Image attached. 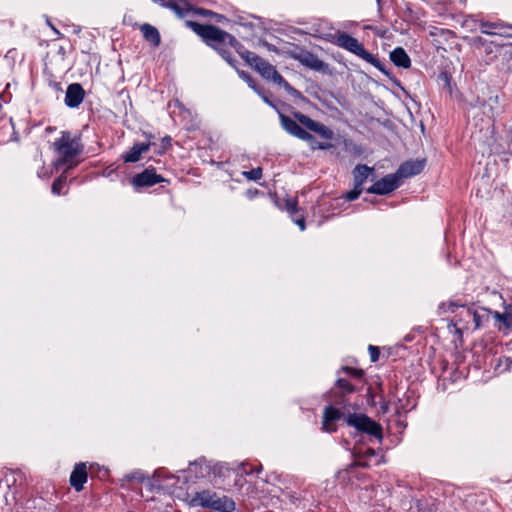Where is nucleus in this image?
Masks as SVG:
<instances>
[{
  "label": "nucleus",
  "mask_w": 512,
  "mask_h": 512,
  "mask_svg": "<svg viewBox=\"0 0 512 512\" xmlns=\"http://www.w3.org/2000/svg\"><path fill=\"white\" fill-rule=\"evenodd\" d=\"M186 26L201 37L202 41L208 47L215 50L231 67L236 68L238 61L233 57L232 50L236 51L241 56V52L245 50V47L234 35L212 24L186 21Z\"/></svg>",
  "instance_id": "f257e3e1"
},
{
  "label": "nucleus",
  "mask_w": 512,
  "mask_h": 512,
  "mask_svg": "<svg viewBox=\"0 0 512 512\" xmlns=\"http://www.w3.org/2000/svg\"><path fill=\"white\" fill-rule=\"evenodd\" d=\"M278 116L282 129L300 140H314V136L304 128L318 134L321 138L326 140H332L334 138V132L332 129L299 111L292 112L293 118L287 116L282 111L279 112Z\"/></svg>",
  "instance_id": "f03ea898"
},
{
  "label": "nucleus",
  "mask_w": 512,
  "mask_h": 512,
  "mask_svg": "<svg viewBox=\"0 0 512 512\" xmlns=\"http://www.w3.org/2000/svg\"><path fill=\"white\" fill-rule=\"evenodd\" d=\"M356 392V387L348 380L338 378L335 386L328 392L327 397L330 405L326 406L323 412V430L326 432L336 431L334 423L345 416L348 408L347 395Z\"/></svg>",
  "instance_id": "7ed1b4c3"
},
{
  "label": "nucleus",
  "mask_w": 512,
  "mask_h": 512,
  "mask_svg": "<svg viewBox=\"0 0 512 512\" xmlns=\"http://www.w3.org/2000/svg\"><path fill=\"white\" fill-rule=\"evenodd\" d=\"M190 505L193 507L211 509L216 512H233L236 506L232 498L226 495L220 496L216 492L208 489L195 492L191 496Z\"/></svg>",
  "instance_id": "20e7f679"
},
{
  "label": "nucleus",
  "mask_w": 512,
  "mask_h": 512,
  "mask_svg": "<svg viewBox=\"0 0 512 512\" xmlns=\"http://www.w3.org/2000/svg\"><path fill=\"white\" fill-rule=\"evenodd\" d=\"M335 44L347 51L355 54L364 61L373 65L376 69L382 72L384 75L389 76L390 73L386 69L385 65L376 58L373 54L364 49L363 45L353 36L346 32H339L336 36Z\"/></svg>",
  "instance_id": "39448f33"
},
{
  "label": "nucleus",
  "mask_w": 512,
  "mask_h": 512,
  "mask_svg": "<svg viewBox=\"0 0 512 512\" xmlns=\"http://www.w3.org/2000/svg\"><path fill=\"white\" fill-rule=\"evenodd\" d=\"M54 149L60 157L61 164L71 162L83 152L80 136H72L69 131H62L61 136L53 143Z\"/></svg>",
  "instance_id": "423d86ee"
},
{
  "label": "nucleus",
  "mask_w": 512,
  "mask_h": 512,
  "mask_svg": "<svg viewBox=\"0 0 512 512\" xmlns=\"http://www.w3.org/2000/svg\"><path fill=\"white\" fill-rule=\"evenodd\" d=\"M343 418L348 426L355 428L358 432L373 436L379 441L382 440V426L366 414L350 413V411L347 410Z\"/></svg>",
  "instance_id": "0eeeda50"
},
{
  "label": "nucleus",
  "mask_w": 512,
  "mask_h": 512,
  "mask_svg": "<svg viewBox=\"0 0 512 512\" xmlns=\"http://www.w3.org/2000/svg\"><path fill=\"white\" fill-rule=\"evenodd\" d=\"M241 58L259 72L263 78L271 80L276 84L283 81L282 75L276 70V68L256 53L245 49L241 52Z\"/></svg>",
  "instance_id": "6e6552de"
},
{
  "label": "nucleus",
  "mask_w": 512,
  "mask_h": 512,
  "mask_svg": "<svg viewBox=\"0 0 512 512\" xmlns=\"http://www.w3.org/2000/svg\"><path fill=\"white\" fill-rule=\"evenodd\" d=\"M454 308H462L463 312L468 314V317L471 318L474 323V329H479L483 321L488 319V315L486 314L487 310L483 309V313H481L471 307H467L459 301L442 302L438 306V311L439 314H445L448 311L454 312Z\"/></svg>",
  "instance_id": "1a4fd4ad"
},
{
  "label": "nucleus",
  "mask_w": 512,
  "mask_h": 512,
  "mask_svg": "<svg viewBox=\"0 0 512 512\" xmlns=\"http://www.w3.org/2000/svg\"><path fill=\"white\" fill-rule=\"evenodd\" d=\"M131 184L135 189L144 187H152L158 183L169 182L167 179L156 173V169L152 166L147 167L141 173L135 174L131 178Z\"/></svg>",
  "instance_id": "9d476101"
},
{
  "label": "nucleus",
  "mask_w": 512,
  "mask_h": 512,
  "mask_svg": "<svg viewBox=\"0 0 512 512\" xmlns=\"http://www.w3.org/2000/svg\"><path fill=\"white\" fill-rule=\"evenodd\" d=\"M402 182L398 175L395 173L388 174L383 178L377 180L366 191L367 193L377 195H387L401 186Z\"/></svg>",
  "instance_id": "9b49d317"
},
{
  "label": "nucleus",
  "mask_w": 512,
  "mask_h": 512,
  "mask_svg": "<svg viewBox=\"0 0 512 512\" xmlns=\"http://www.w3.org/2000/svg\"><path fill=\"white\" fill-rule=\"evenodd\" d=\"M294 59L311 70L324 74L328 73L329 71V65L319 59L316 54L310 51L302 50L298 54L294 55Z\"/></svg>",
  "instance_id": "f8f14e48"
},
{
  "label": "nucleus",
  "mask_w": 512,
  "mask_h": 512,
  "mask_svg": "<svg viewBox=\"0 0 512 512\" xmlns=\"http://www.w3.org/2000/svg\"><path fill=\"white\" fill-rule=\"evenodd\" d=\"M163 8L170 9L179 19L188 16L192 11V5L187 0H153Z\"/></svg>",
  "instance_id": "ddd939ff"
},
{
  "label": "nucleus",
  "mask_w": 512,
  "mask_h": 512,
  "mask_svg": "<svg viewBox=\"0 0 512 512\" xmlns=\"http://www.w3.org/2000/svg\"><path fill=\"white\" fill-rule=\"evenodd\" d=\"M425 159L408 160L402 163L396 171L399 179L410 178L412 176L420 174L425 167Z\"/></svg>",
  "instance_id": "4468645a"
},
{
  "label": "nucleus",
  "mask_w": 512,
  "mask_h": 512,
  "mask_svg": "<svg viewBox=\"0 0 512 512\" xmlns=\"http://www.w3.org/2000/svg\"><path fill=\"white\" fill-rule=\"evenodd\" d=\"M85 97V90L79 83L68 85L65 95V105L69 108H78Z\"/></svg>",
  "instance_id": "2eb2a0df"
},
{
  "label": "nucleus",
  "mask_w": 512,
  "mask_h": 512,
  "mask_svg": "<svg viewBox=\"0 0 512 512\" xmlns=\"http://www.w3.org/2000/svg\"><path fill=\"white\" fill-rule=\"evenodd\" d=\"M154 142H136L133 146L122 154L121 158L125 163H136L141 159L142 154L149 151Z\"/></svg>",
  "instance_id": "dca6fc26"
},
{
  "label": "nucleus",
  "mask_w": 512,
  "mask_h": 512,
  "mask_svg": "<svg viewBox=\"0 0 512 512\" xmlns=\"http://www.w3.org/2000/svg\"><path fill=\"white\" fill-rule=\"evenodd\" d=\"M88 473L86 464L83 462L77 463L70 475V485L77 491L80 492L84 488V484L87 482Z\"/></svg>",
  "instance_id": "f3484780"
},
{
  "label": "nucleus",
  "mask_w": 512,
  "mask_h": 512,
  "mask_svg": "<svg viewBox=\"0 0 512 512\" xmlns=\"http://www.w3.org/2000/svg\"><path fill=\"white\" fill-rule=\"evenodd\" d=\"M188 471L190 474L194 475L195 478H205L211 474L212 466L204 457H200L190 463Z\"/></svg>",
  "instance_id": "a211bd4d"
},
{
  "label": "nucleus",
  "mask_w": 512,
  "mask_h": 512,
  "mask_svg": "<svg viewBox=\"0 0 512 512\" xmlns=\"http://www.w3.org/2000/svg\"><path fill=\"white\" fill-rule=\"evenodd\" d=\"M390 60L397 67L408 69L411 67V59L404 48L396 47L390 52Z\"/></svg>",
  "instance_id": "6ab92c4d"
},
{
  "label": "nucleus",
  "mask_w": 512,
  "mask_h": 512,
  "mask_svg": "<svg viewBox=\"0 0 512 512\" xmlns=\"http://www.w3.org/2000/svg\"><path fill=\"white\" fill-rule=\"evenodd\" d=\"M141 32L146 41H148L152 46L158 47L161 43V36L157 28L154 26L145 23L141 26Z\"/></svg>",
  "instance_id": "aec40b11"
},
{
  "label": "nucleus",
  "mask_w": 512,
  "mask_h": 512,
  "mask_svg": "<svg viewBox=\"0 0 512 512\" xmlns=\"http://www.w3.org/2000/svg\"><path fill=\"white\" fill-rule=\"evenodd\" d=\"M374 171L373 168L368 167L365 164H358L353 169V179L354 185L358 187H362L365 181L367 180L370 173Z\"/></svg>",
  "instance_id": "412c9836"
},
{
  "label": "nucleus",
  "mask_w": 512,
  "mask_h": 512,
  "mask_svg": "<svg viewBox=\"0 0 512 512\" xmlns=\"http://www.w3.org/2000/svg\"><path fill=\"white\" fill-rule=\"evenodd\" d=\"M251 88L262 98V100L272 107L278 114L281 112L279 104L271 99V93L260 86H251Z\"/></svg>",
  "instance_id": "4be33fe9"
},
{
  "label": "nucleus",
  "mask_w": 512,
  "mask_h": 512,
  "mask_svg": "<svg viewBox=\"0 0 512 512\" xmlns=\"http://www.w3.org/2000/svg\"><path fill=\"white\" fill-rule=\"evenodd\" d=\"M279 86L283 87L285 91L293 98L299 99L304 102H308L309 100L296 88L291 86L284 78L283 81L278 83Z\"/></svg>",
  "instance_id": "5701e85b"
},
{
  "label": "nucleus",
  "mask_w": 512,
  "mask_h": 512,
  "mask_svg": "<svg viewBox=\"0 0 512 512\" xmlns=\"http://www.w3.org/2000/svg\"><path fill=\"white\" fill-rule=\"evenodd\" d=\"M66 181H67V177L65 174H61L58 178H56L52 183V187H51L52 193L55 195H61L62 189H63L64 185L66 184Z\"/></svg>",
  "instance_id": "b1692460"
},
{
  "label": "nucleus",
  "mask_w": 512,
  "mask_h": 512,
  "mask_svg": "<svg viewBox=\"0 0 512 512\" xmlns=\"http://www.w3.org/2000/svg\"><path fill=\"white\" fill-rule=\"evenodd\" d=\"M498 27L499 25L493 22H481L480 24L481 33L488 35L498 34V32L496 31Z\"/></svg>",
  "instance_id": "393cba45"
},
{
  "label": "nucleus",
  "mask_w": 512,
  "mask_h": 512,
  "mask_svg": "<svg viewBox=\"0 0 512 512\" xmlns=\"http://www.w3.org/2000/svg\"><path fill=\"white\" fill-rule=\"evenodd\" d=\"M340 371H342V372L346 373L348 376L356 378V379H361L364 376V372L362 369H357V368H353V367H349V366H342L341 369L338 371V373Z\"/></svg>",
  "instance_id": "a878e982"
},
{
  "label": "nucleus",
  "mask_w": 512,
  "mask_h": 512,
  "mask_svg": "<svg viewBox=\"0 0 512 512\" xmlns=\"http://www.w3.org/2000/svg\"><path fill=\"white\" fill-rule=\"evenodd\" d=\"M243 175L248 180L257 181V180L261 179V177H262V168L257 167V168L251 169L250 171H244Z\"/></svg>",
  "instance_id": "bb28decb"
},
{
  "label": "nucleus",
  "mask_w": 512,
  "mask_h": 512,
  "mask_svg": "<svg viewBox=\"0 0 512 512\" xmlns=\"http://www.w3.org/2000/svg\"><path fill=\"white\" fill-rule=\"evenodd\" d=\"M285 209L293 217L298 212V201L296 199H287Z\"/></svg>",
  "instance_id": "cd10ccee"
},
{
  "label": "nucleus",
  "mask_w": 512,
  "mask_h": 512,
  "mask_svg": "<svg viewBox=\"0 0 512 512\" xmlns=\"http://www.w3.org/2000/svg\"><path fill=\"white\" fill-rule=\"evenodd\" d=\"M313 150H328L332 148V144L328 142H319L315 138L312 141H307Z\"/></svg>",
  "instance_id": "c85d7f7f"
},
{
  "label": "nucleus",
  "mask_w": 512,
  "mask_h": 512,
  "mask_svg": "<svg viewBox=\"0 0 512 512\" xmlns=\"http://www.w3.org/2000/svg\"><path fill=\"white\" fill-rule=\"evenodd\" d=\"M172 138L170 136H165L161 139V145L159 149L156 151L157 154L162 155L166 152V150L171 147Z\"/></svg>",
  "instance_id": "c756f323"
},
{
  "label": "nucleus",
  "mask_w": 512,
  "mask_h": 512,
  "mask_svg": "<svg viewBox=\"0 0 512 512\" xmlns=\"http://www.w3.org/2000/svg\"><path fill=\"white\" fill-rule=\"evenodd\" d=\"M362 191H363L362 187H358V186L354 185V188L346 193L345 199L347 201H354L360 196Z\"/></svg>",
  "instance_id": "7c9ffc66"
},
{
  "label": "nucleus",
  "mask_w": 512,
  "mask_h": 512,
  "mask_svg": "<svg viewBox=\"0 0 512 512\" xmlns=\"http://www.w3.org/2000/svg\"><path fill=\"white\" fill-rule=\"evenodd\" d=\"M125 478L128 481L136 480L138 482H143L146 479V476L141 471H135L130 474H127Z\"/></svg>",
  "instance_id": "2f4dec72"
},
{
  "label": "nucleus",
  "mask_w": 512,
  "mask_h": 512,
  "mask_svg": "<svg viewBox=\"0 0 512 512\" xmlns=\"http://www.w3.org/2000/svg\"><path fill=\"white\" fill-rule=\"evenodd\" d=\"M368 351H369V354H370V360L371 362H377L379 360V356H380V350L377 346H374V345H369L368 346Z\"/></svg>",
  "instance_id": "473e14b6"
},
{
  "label": "nucleus",
  "mask_w": 512,
  "mask_h": 512,
  "mask_svg": "<svg viewBox=\"0 0 512 512\" xmlns=\"http://www.w3.org/2000/svg\"><path fill=\"white\" fill-rule=\"evenodd\" d=\"M498 366H503L505 371H510L512 369V358L511 357L500 358Z\"/></svg>",
  "instance_id": "72a5a7b5"
},
{
  "label": "nucleus",
  "mask_w": 512,
  "mask_h": 512,
  "mask_svg": "<svg viewBox=\"0 0 512 512\" xmlns=\"http://www.w3.org/2000/svg\"><path fill=\"white\" fill-rule=\"evenodd\" d=\"M497 318L500 319L504 323L506 327H510L512 324V316L510 314H500L496 313Z\"/></svg>",
  "instance_id": "f704fd0d"
},
{
  "label": "nucleus",
  "mask_w": 512,
  "mask_h": 512,
  "mask_svg": "<svg viewBox=\"0 0 512 512\" xmlns=\"http://www.w3.org/2000/svg\"><path fill=\"white\" fill-rule=\"evenodd\" d=\"M292 220L295 224L298 225V227L300 228L301 231H304L306 229L305 218L303 216H300V217L293 216Z\"/></svg>",
  "instance_id": "c9c22d12"
},
{
  "label": "nucleus",
  "mask_w": 512,
  "mask_h": 512,
  "mask_svg": "<svg viewBox=\"0 0 512 512\" xmlns=\"http://www.w3.org/2000/svg\"><path fill=\"white\" fill-rule=\"evenodd\" d=\"M235 69L238 71L239 75H240L243 79H245V80L248 82V84H249V86H250V87H251V86H257V85L255 84L254 80L252 79V77H251L249 74H247V73H246V72H244V71H239V70L237 69V67H236Z\"/></svg>",
  "instance_id": "e433bc0d"
},
{
  "label": "nucleus",
  "mask_w": 512,
  "mask_h": 512,
  "mask_svg": "<svg viewBox=\"0 0 512 512\" xmlns=\"http://www.w3.org/2000/svg\"><path fill=\"white\" fill-rule=\"evenodd\" d=\"M380 399H381L380 410L383 414H386L389 411V402L386 401L383 396H380Z\"/></svg>",
  "instance_id": "4c0bfd02"
},
{
  "label": "nucleus",
  "mask_w": 512,
  "mask_h": 512,
  "mask_svg": "<svg viewBox=\"0 0 512 512\" xmlns=\"http://www.w3.org/2000/svg\"><path fill=\"white\" fill-rule=\"evenodd\" d=\"M195 13L199 14V15H202V16H209V17H212L214 12L211 11V10H208V9H204V8H198L195 10Z\"/></svg>",
  "instance_id": "58836bf2"
},
{
  "label": "nucleus",
  "mask_w": 512,
  "mask_h": 512,
  "mask_svg": "<svg viewBox=\"0 0 512 512\" xmlns=\"http://www.w3.org/2000/svg\"><path fill=\"white\" fill-rule=\"evenodd\" d=\"M212 18L214 19L215 22L217 23H223V22H227L228 19L226 18V16L222 15V14H219V13H216L214 12Z\"/></svg>",
  "instance_id": "ea45409f"
},
{
  "label": "nucleus",
  "mask_w": 512,
  "mask_h": 512,
  "mask_svg": "<svg viewBox=\"0 0 512 512\" xmlns=\"http://www.w3.org/2000/svg\"><path fill=\"white\" fill-rule=\"evenodd\" d=\"M502 46H503L502 44H496L494 42H490L489 44L488 43L486 44L485 51H486L487 54H490V53L493 52V47L500 48Z\"/></svg>",
  "instance_id": "a19ab883"
},
{
  "label": "nucleus",
  "mask_w": 512,
  "mask_h": 512,
  "mask_svg": "<svg viewBox=\"0 0 512 512\" xmlns=\"http://www.w3.org/2000/svg\"><path fill=\"white\" fill-rule=\"evenodd\" d=\"M261 470H262V466L261 465H259V467L256 468V469H254L252 467H250V469H247L246 465H243V471L246 474H253V473H257L258 474Z\"/></svg>",
  "instance_id": "79ce46f5"
},
{
  "label": "nucleus",
  "mask_w": 512,
  "mask_h": 512,
  "mask_svg": "<svg viewBox=\"0 0 512 512\" xmlns=\"http://www.w3.org/2000/svg\"><path fill=\"white\" fill-rule=\"evenodd\" d=\"M470 319H471V318H469V317H468V314H465V313L463 312V310H462V311H461V313L459 314V321H460V322H461V321H464V322L468 323Z\"/></svg>",
  "instance_id": "37998d69"
},
{
  "label": "nucleus",
  "mask_w": 512,
  "mask_h": 512,
  "mask_svg": "<svg viewBox=\"0 0 512 512\" xmlns=\"http://www.w3.org/2000/svg\"><path fill=\"white\" fill-rule=\"evenodd\" d=\"M367 395H368V402H369L371 405H375V396H374V394L371 392V390H370V389H368Z\"/></svg>",
  "instance_id": "c03bdc74"
},
{
  "label": "nucleus",
  "mask_w": 512,
  "mask_h": 512,
  "mask_svg": "<svg viewBox=\"0 0 512 512\" xmlns=\"http://www.w3.org/2000/svg\"><path fill=\"white\" fill-rule=\"evenodd\" d=\"M143 135L147 139V142H153V140L155 138L154 135L152 133H149V132H143Z\"/></svg>",
  "instance_id": "a18cd8bd"
},
{
  "label": "nucleus",
  "mask_w": 512,
  "mask_h": 512,
  "mask_svg": "<svg viewBox=\"0 0 512 512\" xmlns=\"http://www.w3.org/2000/svg\"><path fill=\"white\" fill-rule=\"evenodd\" d=\"M56 91H62L61 83L60 82H52L50 84Z\"/></svg>",
  "instance_id": "49530a36"
},
{
  "label": "nucleus",
  "mask_w": 512,
  "mask_h": 512,
  "mask_svg": "<svg viewBox=\"0 0 512 512\" xmlns=\"http://www.w3.org/2000/svg\"><path fill=\"white\" fill-rule=\"evenodd\" d=\"M475 43L480 44L481 46H486L487 41L481 37L475 39Z\"/></svg>",
  "instance_id": "de8ad7c7"
},
{
  "label": "nucleus",
  "mask_w": 512,
  "mask_h": 512,
  "mask_svg": "<svg viewBox=\"0 0 512 512\" xmlns=\"http://www.w3.org/2000/svg\"><path fill=\"white\" fill-rule=\"evenodd\" d=\"M456 332H457L458 334H460V335L462 334V332H461V329H460V328H456Z\"/></svg>",
  "instance_id": "09e8293b"
},
{
  "label": "nucleus",
  "mask_w": 512,
  "mask_h": 512,
  "mask_svg": "<svg viewBox=\"0 0 512 512\" xmlns=\"http://www.w3.org/2000/svg\"><path fill=\"white\" fill-rule=\"evenodd\" d=\"M358 465L361 467H367V464H364V463H359Z\"/></svg>",
  "instance_id": "8fccbe9b"
},
{
  "label": "nucleus",
  "mask_w": 512,
  "mask_h": 512,
  "mask_svg": "<svg viewBox=\"0 0 512 512\" xmlns=\"http://www.w3.org/2000/svg\"><path fill=\"white\" fill-rule=\"evenodd\" d=\"M296 499H297L296 497L291 496V501H292L293 503H295V500H296Z\"/></svg>",
  "instance_id": "3c124183"
},
{
  "label": "nucleus",
  "mask_w": 512,
  "mask_h": 512,
  "mask_svg": "<svg viewBox=\"0 0 512 512\" xmlns=\"http://www.w3.org/2000/svg\"><path fill=\"white\" fill-rule=\"evenodd\" d=\"M52 28H53V30H54V32H55L56 34H60V33H59V31H58L57 29H55L54 27H52Z\"/></svg>",
  "instance_id": "603ef678"
},
{
  "label": "nucleus",
  "mask_w": 512,
  "mask_h": 512,
  "mask_svg": "<svg viewBox=\"0 0 512 512\" xmlns=\"http://www.w3.org/2000/svg\"><path fill=\"white\" fill-rule=\"evenodd\" d=\"M369 454L373 455L374 454V450L370 449Z\"/></svg>",
  "instance_id": "864d4df0"
},
{
  "label": "nucleus",
  "mask_w": 512,
  "mask_h": 512,
  "mask_svg": "<svg viewBox=\"0 0 512 512\" xmlns=\"http://www.w3.org/2000/svg\"><path fill=\"white\" fill-rule=\"evenodd\" d=\"M381 0H377L378 5H380Z\"/></svg>",
  "instance_id": "5fc2aeb1"
}]
</instances>
